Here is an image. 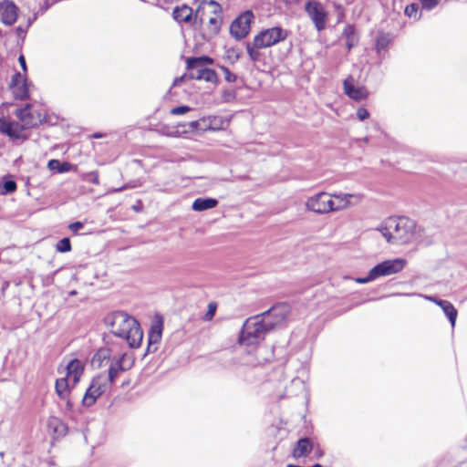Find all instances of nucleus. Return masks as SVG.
Segmentation results:
<instances>
[{"instance_id": "obj_5", "label": "nucleus", "mask_w": 467, "mask_h": 467, "mask_svg": "<svg viewBox=\"0 0 467 467\" xmlns=\"http://www.w3.org/2000/svg\"><path fill=\"white\" fill-rule=\"evenodd\" d=\"M306 207L308 211L315 213L325 214L331 212L340 211L347 208V204H336L332 200L331 194L326 192H320L309 198L306 202Z\"/></svg>"}, {"instance_id": "obj_21", "label": "nucleus", "mask_w": 467, "mask_h": 467, "mask_svg": "<svg viewBox=\"0 0 467 467\" xmlns=\"http://www.w3.org/2000/svg\"><path fill=\"white\" fill-rule=\"evenodd\" d=\"M172 17L178 23H192L194 17L192 16V9L186 5L176 6L172 11Z\"/></svg>"}, {"instance_id": "obj_33", "label": "nucleus", "mask_w": 467, "mask_h": 467, "mask_svg": "<svg viewBox=\"0 0 467 467\" xmlns=\"http://www.w3.org/2000/svg\"><path fill=\"white\" fill-rule=\"evenodd\" d=\"M16 190V182L13 180H7L0 182V193L6 195L15 192Z\"/></svg>"}, {"instance_id": "obj_29", "label": "nucleus", "mask_w": 467, "mask_h": 467, "mask_svg": "<svg viewBox=\"0 0 467 467\" xmlns=\"http://www.w3.org/2000/svg\"><path fill=\"white\" fill-rule=\"evenodd\" d=\"M245 47H246L247 54L253 62H257L260 60V58H261L260 49H263L264 47H256L254 39L253 40V42H247L245 44Z\"/></svg>"}, {"instance_id": "obj_16", "label": "nucleus", "mask_w": 467, "mask_h": 467, "mask_svg": "<svg viewBox=\"0 0 467 467\" xmlns=\"http://www.w3.org/2000/svg\"><path fill=\"white\" fill-rule=\"evenodd\" d=\"M0 18L6 26H11L16 21L17 7L14 2L10 0H4L0 3Z\"/></svg>"}, {"instance_id": "obj_20", "label": "nucleus", "mask_w": 467, "mask_h": 467, "mask_svg": "<svg viewBox=\"0 0 467 467\" xmlns=\"http://www.w3.org/2000/svg\"><path fill=\"white\" fill-rule=\"evenodd\" d=\"M314 449V444L308 438L299 439L293 450L295 458L306 457Z\"/></svg>"}, {"instance_id": "obj_44", "label": "nucleus", "mask_w": 467, "mask_h": 467, "mask_svg": "<svg viewBox=\"0 0 467 467\" xmlns=\"http://www.w3.org/2000/svg\"><path fill=\"white\" fill-rule=\"evenodd\" d=\"M25 81H26V79L23 78L22 75L19 72H16L12 77V80H11L10 86L13 87L15 85L21 84V83H23Z\"/></svg>"}, {"instance_id": "obj_7", "label": "nucleus", "mask_w": 467, "mask_h": 467, "mask_svg": "<svg viewBox=\"0 0 467 467\" xmlns=\"http://www.w3.org/2000/svg\"><path fill=\"white\" fill-rule=\"evenodd\" d=\"M111 386L104 379V373L95 376L83 396L82 405L84 407L94 405L97 400Z\"/></svg>"}, {"instance_id": "obj_23", "label": "nucleus", "mask_w": 467, "mask_h": 467, "mask_svg": "<svg viewBox=\"0 0 467 467\" xmlns=\"http://www.w3.org/2000/svg\"><path fill=\"white\" fill-rule=\"evenodd\" d=\"M393 40V36L389 33L379 32L376 36V50L378 54L386 50Z\"/></svg>"}, {"instance_id": "obj_43", "label": "nucleus", "mask_w": 467, "mask_h": 467, "mask_svg": "<svg viewBox=\"0 0 467 467\" xmlns=\"http://www.w3.org/2000/svg\"><path fill=\"white\" fill-rule=\"evenodd\" d=\"M215 311H216V305L214 303H210L208 306V310L203 317V319L206 321L211 320L213 317Z\"/></svg>"}, {"instance_id": "obj_17", "label": "nucleus", "mask_w": 467, "mask_h": 467, "mask_svg": "<svg viewBox=\"0 0 467 467\" xmlns=\"http://www.w3.org/2000/svg\"><path fill=\"white\" fill-rule=\"evenodd\" d=\"M123 360L124 355L111 358L108 375L104 374V379L110 386L113 384L119 372L124 371Z\"/></svg>"}, {"instance_id": "obj_11", "label": "nucleus", "mask_w": 467, "mask_h": 467, "mask_svg": "<svg viewBox=\"0 0 467 467\" xmlns=\"http://www.w3.org/2000/svg\"><path fill=\"white\" fill-rule=\"evenodd\" d=\"M288 307L285 304H278L268 309L267 311L258 315L264 318L265 324H271V331L280 326L287 317Z\"/></svg>"}, {"instance_id": "obj_8", "label": "nucleus", "mask_w": 467, "mask_h": 467, "mask_svg": "<svg viewBox=\"0 0 467 467\" xmlns=\"http://www.w3.org/2000/svg\"><path fill=\"white\" fill-rule=\"evenodd\" d=\"M254 16L252 11L247 10L236 17L230 26V33L236 40L244 38L250 32L251 23Z\"/></svg>"}, {"instance_id": "obj_3", "label": "nucleus", "mask_w": 467, "mask_h": 467, "mask_svg": "<svg viewBox=\"0 0 467 467\" xmlns=\"http://www.w3.org/2000/svg\"><path fill=\"white\" fill-rule=\"evenodd\" d=\"M271 331V324L264 323V318L258 315L245 320L239 336V343L244 346H254L263 341Z\"/></svg>"}, {"instance_id": "obj_42", "label": "nucleus", "mask_w": 467, "mask_h": 467, "mask_svg": "<svg viewBox=\"0 0 467 467\" xmlns=\"http://www.w3.org/2000/svg\"><path fill=\"white\" fill-rule=\"evenodd\" d=\"M191 110H192V109L189 106H179V107L172 108L171 109V115H182Z\"/></svg>"}, {"instance_id": "obj_22", "label": "nucleus", "mask_w": 467, "mask_h": 467, "mask_svg": "<svg viewBox=\"0 0 467 467\" xmlns=\"http://www.w3.org/2000/svg\"><path fill=\"white\" fill-rule=\"evenodd\" d=\"M218 204V201L213 198H197L192 203V210L196 212H202L208 209L214 208Z\"/></svg>"}, {"instance_id": "obj_19", "label": "nucleus", "mask_w": 467, "mask_h": 467, "mask_svg": "<svg viewBox=\"0 0 467 467\" xmlns=\"http://www.w3.org/2000/svg\"><path fill=\"white\" fill-rule=\"evenodd\" d=\"M67 378L72 380V385L75 386L80 379L83 374L84 367L80 360L74 358L67 365Z\"/></svg>"}, {"instance_id": "obj_36", "label": "nucleus", "mask_w": 467, "mask_h": 467, "mask_svg": "<svg viewBox=\"0 0 467 467\" xmlns=\"http://www.w3.org/2000/svg\"><path fill=\"white\" fill-rule=\"evenodd\" d=\"M418 14H419V5L418 4H410L406 6L405 15L408 16L409 17H413L416 20H418L420 17V15L418 16Z\"/></svg>"}, {"instance_id": "obj_55", "label": "nucleus", "mask_w": 467, "mask_h": 467, "mask_svg": "<svg viewBox=\"0 0 467 467\" xmlns=\"http://www.w3.org/2000/svg\"><path fill=\"white\" fill-rule=\"evenodd\" d=\"M94 138H101L102 135L100 133H96L93 135Z\"/></svg>"}, {"instance_id": "obj_41", "label": "nucleus", "mask_w": 467, "mask_h": 467, "mask_svg": "<svg viewBox=\"0 0 467 467\" xmlns=\"http://www.w3.org/2000/svg\"><path fill=\"white\" fill-rule=\"evenodd\" d=\"M222 71L224 74V78L227 82H235L237 79V76L230 71V69L226 67H222Z\"/></svg>"}, {"instance_id": "obj_50", "label": "nucleus", "mask_w": 467, "mask_h": 467, "mask_svg": "<svg viewBox=\"0 0 467 467\" xmlns=\"http://www.w3.org/2000/svg\"><path fill=\"white\" fill-rule=\"evenodd\" d=\"M18 62L22 67V69L24 71L26 70V59H25V57L23 55H20L19 57H18Z\"/></svg>"}, {"instance_id": "obj_35", "label": "nucleus", "mask_w": 467, "mask_h": 467, "mask_svg": "<svg viewBox=\"0 0 467 467\" xmlns=\"http://www.w3.org/2000/svg\"><path fill=\"white\" fill-rule=\"evenodd\" d=\"M56 249L59 253H67L71 251V243L69 238L65 237L58 241L56 245Z\"/></svg>"}, {"instance_id": "obj_12", "label": "nucleus", "mask_w": 467, "mask_h": 467, "mask_svg": "<svg viewBox=\"0 0 467 467\" xmlns=\"http://www.w3.org/2000/svg\"><path fill=\"white\" fill-rule=\"evenodd\" d=\"M15 114L25 130L36 127L41 122V115L36 111H32V107L29 104L17 109Z\"/></svg>"}, {"instance_id": "obj_38", "label": "nucleus", "mask_w": 467, "mask_h": 467, "mask_svg": "<svg viewBox=\"0 0 467 467\" xmlns=\"http://www.w3.org/2000/svg\"><path fill=\"white\" fill-rule=\"evenodd\" d=\"M440 2L441 0H420L421 8L428 11L434 9Z\"/></svg>"}, {"instance_id": "obj_26", "label": "nucleus", "mask_w": 467, "mask_h": 467, "mask_svg": "<svg viewBox=\"0 0 467 467\" xmlns=\"http://www.w3.org/2000/svg\"><path fill=\"white\" fill-rule=\"evenodd\" d=\"M68 380L67 377L57 379L55 389L59 399H66L67 395H69Z\"/></svg>"}, {"instance_id": "obj_34", "label": "nucleus", "mask_w": 467, "mask_h": 467, "mask_svg": "<svg viewBox=\"0 0 467 467\" xmlns=\"http://www.w3.org/2000/svg\"><path fill=\"white\" fill-rule=\"evenodd\" d=\"M25 129L22 127V125L18 122L12 121L10 124V133H7V136L12 139H21L22 131Z\"/></svg>"}, {"instance_id": "obj_1", "label": "nucleus", "mask_w": 467, "mask_h": 467, "mask_svg": "<svg viewBox=\"0 0 467 467\" xmlns=\"http://www.w3.org/2000/svg\"><path fill=\"white\" fill-rule=\"evenodd\" d=\"M106 323L115 336L126 340L130 348H139L143 338V333L139 322L122 311H116L108 315Z\"/></svg>"}, {"instance_id": "obj_51", "label": "nucleus", "mask_w": 467, "mask_h": 467, "mask_svg": "<svg viewBox=\"0 0 467 467\" xmlns=\"http://www.w3.org/2000/svg\"><path fill=\"white\" fill-rule=\"evenodd\" d=\"M26 32V29L23 28L22 26H18L16 28V33L19 36H24Z\"/></svg>"}, {"instance_id": "obj_13", "label": "nucleus", "mask_w": 467, "mask_h": 467, "mask_svg": "<svg viewBox=\"0 0 467 467\" xmlns=\"http://www.w3.org/2000/svg\"><path fill=\"white\" fill-rule=\"evenodd\" d=\"M163 330V319L161 316H157L155 320L150 326L149 334H148V351H151V348L153 350L157 349V345L161 342L162 337Z\"/></svg>"}, {"instance_id": "obj_52", "label": "nucleus", "mask_w": 467, "mask_h": 467, "mask_svg": "<svg viewBox=\"0 0 467 467\" xmlns=\"http://www.w3.org/2000/svg\"><path fill=\"white\" fill-rule=\"evenodd\" d=\"M134 187H136V185H130V184L128 183V184H125L124 186H122L120 188L116 189L115 192H121V191H123L125 189L134 188Z\"/></svg>"}, {"instance_id": "obj_18", "label": "nucleus", "mask_w": 467, "mask_h": 467, "mask_svg": "<svg viewBox=\"0 0 467 467\" xmlns=\"http://www.w3.org/2000/svg\"><path fill=\"white\" fill-rule=\"evenodd\" d=\"M430 301L434 302L438 306H441V308L443 310V313L448 317L451 327H453L455 326L456 318L458 312L456 308L453 306V305L447 300L438 299L434 296H428L427 297Z\"/></svg>"}, {"instance_id": "obj_40", "label": "nucleus", "mask_w": 467, "mask_h": 467, "mask_svg": "<svg viewBox=\"0 0 467 467\" xmlns=\"http://www.w3.org/2000/svg\"><path fill=\"white\" fill-rule=\"evenodd\" d=\"M12 121L5 119V118H0V132L7 135L10 133V124Z\"/></svg>"}, {"instance_id": "obj_53", "label": "nucleus", "mask_w": 467, "mask_h": 467, "mask_svg": "<svg viewBox=\"0 0 467 467\" xmlns=\"http://www.w3.org/2000/svg\"><path fill=\"white\" fill-rule=\"evenodd\" d=\"M315 454L317 458H321L324 455L323 451L317 446L315 450Z\"/></svg>"}, {"instance_id": "obj_9", "label": "nucleus", "mask_w": 467, "mask_h": 467, "mask_svg": "<svg viewBox=\"0 0 467 467\" xmlns=\"http://www.w3.org/2000/svg\"><path fill=\"white\" fill-rule=\"evenodd\" d=\"M305 11L313 21L317 31H322L326 28L327 13L321 3L309 0L305 5Z\"/></svg>"}, {"instance_id": "obj_27", "label": "nucleus", "mask_w": 467, "mask_h": 467, "mask_svg": "<svg viewBox=\"0 0 467 467\" xmlns=\"http://www.w3.org/2000/svg\"><path fill=\"white\" fill-rule=\"evenodd\" d=\"M47 167L51 171H57L59 173H63L71 171L73 165L67 161L61 162L58 160H50L47 163Z\"/></svg>"}, {"instance_id": "obj_25", "label": "nucleus", "mask_w": 467, "mask_h": 467, "mask_svg": "<svg viewBox=\"0 0 467 467\" xmlns=\"http://www.w3.org/2000/svg\"><path fill=\"white\" fill-rule=\"evenodd\" d=\"M110 359V350L107 348H99L91 359V365L97 368L103 366L104 361Z\"/></svg>"}, {"instance_id": "obj_24", "label": "nucleus", "mask_w": 467, "mask_h": 467, "mask_svg": "<svg viewBox=\"0 0 467 467\" xmlns=\"http://www.w3.org/2000/svg\"><path fill=\"white\" fill-rule=\"evenodd\" d=\"M343 37L346 39V46L348 50L352 49L358 43V37L356 34L355 27L351 25H348L343 33Z\"/></svg>"}, {"instance_id": "obj_39", "label": "nucleus", "mask_w": 467, "mask_h": 467, "mask_svg": "<svg viewBox=\"0 0 467 467\" xmlns=\"http://www.w3.org/2000/svg\"><path fill=\"white\" fill-rule=\"evenodd\" d=\"M376 279H377V278H376V276H375V275H374V273H373V270H372V268H371V269L369 270V272H368V275H367V276H365V277H357V278L355 279V281H356L357 283H358V284H367V283H369V282L374 281V280H376Z\"/></svg>"}, {"instance_id": "obj_46", "label": "nucleus", "mask_w": 467, "mask_h": 467, "mask_svg": "<svg viewBox=\"0 0 467 467\" xmlns=\"http://www.w3.org/2000/svg\"><path fill=\"white\" fill-rule=\"evenodd\" d=\"M190 130L192 131H197V130H204L205 128L201 126L200 120H193L189 123Z\"/></svg>"}, {"instance_id": "obj_45", "label": "nucleus", "mask_w": 467, "mask_h": 467, "mask_svg": "<svg viewBox=\"0 0 467 467\" xmlns=\"http://www.w3.org/2000/svg\"><path fill=\"white\" fill-rule=\"evenodd\" d=\"M357 117L359 120H364L369 117V113L365 108H359L357 110Z\"/></svg>"}, {"instance_id": "obj_15", "label": "nucleus", "mask_w": 467, "mask_h": 467, "mask_svg": "<svg viewBox=\"0 0 467 467\" xmlns=\"http://www.w3.org/2000/svg\"><path fill=\"white\" fill-rule=\"evenodd\" d=\"M213 59L208 56H202L197 57H189L187 59V69L189 72V78L192 79L194 75H202L205 65H211Z\"/></svg>"}, {"instance_id": "obj_28", "label": "nucleus", "mask_w": 467, "mask_h": 467, "mask_svg": "<svg viewBox=\"0 0 467 467\" xmlns=\"http://www.w3.org/2000/svg\"><path fill=\"white\" fill-rule=\"evenodd\" d=\"M49 426L52 427L54 432L59 436H65L68 432L67 425L58 418H53L49 421Z\"/></svg>"}, {"instance_id": "obj_31", "label": "nucleus", "mask_w": 467, "mask_h": 467, "mask_svg": "<svg viewBox=\"0 0 467 467\" xmlns=\"http://www.w3.org/2000/svg\"><path fill=\"white\" fill-rule=\"evenodd\" d=\"M192 79L197 80H205L207 82L214 83L217 80V74L213 69L205 67L202 73V75H194L192 76Z\"/></svg>"}, {"instance_id": "obj_47", "label": "nucleus", "mask_w": 467, "mask_h": 467, "mask_svg": "<svg viewBox=\"0 0 467 467\" xmlns=\"http://www.w3.org/2000/svg\"><path fill=\"white\" fill-rule=\"evenodd\" d=\"M87 176H88V181H89L93 184L98 185L99 183V173L97 171H91Z\"/></svg>"}, {"instance_id": "obj_49", "label": "nucleus", "mask_w": 467, "mask_h": 467, "mask_svg": "<svg viewBox=\"0 0 467 467\" xmlns=\"http://www.w3.org/2000/svg\"><path fill=\"white\" fill-rule=\"evenodd\" d=\"M186 78H189V74H184V75H182L181 77L176 78L173 80L172 86L173 87L180 86Z\"/></svg>"}, {"instance_id": "obj_4", "label": "nucleus", "mask_w": 467, "mask_h": 467, "mask_svg": "<svg viewBox=\"0 0 467 467\" xmlns=\"http://www.w3.org/2000/svg\"><path fill=\"white\" fill-rule=\"evenodd\" d=\"M197 21L201 26L206 25L210 34H217L223 21L221 5L213 0L202 2L194 16V22Z\"/></svg>"}, {"instance_id": "obj_32", "label": "nucleus", "mask_w": 467, "mask_h": 467, "mask_svg": "<svg viewBox=\"0 0 467 467\" xmlns=\"http://www.w3.org/2000/svg\"><path fill=\"white\" fill-rule=\"evenodd\" d=\"M16 99H26L28 97V89L26 81L11 87Z\"/></svg>"}, {"instance_id": "obj_10", "label": "nucleus", "mask_w": 467, "mask_h": 467, "mask_svg": "<svg viewBox=\"0 0 467 467\" xmlns=\"http://www.w3.org/2000/svg\"><path fill=\"white\" fill-rule=\"evenodd\" d=\"M406 265L407 261L405 259L396 258L383 261L372 267V270L378 279L381 276H389L401 272Z\"/></svg>"}, {"instance_id": "obj_37", "label": "nucleus", "mask_w": 467, "mask_h": 467, "mask_svg": "<svg viewBox=\"0 0 467 467\" xmlns=\"http://www.w3.org/2000/svg\"><path fill=\"white\" fill-rule=\"evenodd\" d=\"M61 400L66 401L65 415L71 420L75 421L73 403L69 399V395H67L66 399Z\"/></svg>"}, {"instance_id": "obj_6", "label": "nucleus", "mask_w": 467, "mask_h": 467, "mask_svg": "<svg viewBox=\"0 0 467 467\" xmlns=\"http://www.w3.org/2000/svg\"><path fill=\"white\" fill-rule=\"evenodd\" d=\"M288 36V31L280 27L274 26L260 31L254 39L255 40L256 47L267 48L273 47L282 41H285Z\"/></svg>"}, {"instance_id": "obj_2", "label": "nucleus", "mask_w": 467, "mask_h": 467, "mask_svg": "<svg viewBox=\"0 0 467 467\" xmlns=\"http://www.w3.org/2000/svg\"><path fill=\"white\" fill-rule=\"evenodd\" d=\"M391 244H407L411 243L417 233L416 223L406 216L389 217L378 228Z\"/></svg>"}, {"instance_id": "obj_14", "label": "nucleus", "mask_w": 467, "mask_h": 467, "mask_svg": "<svg viewBox=\"0 0 467 467\" xmlns=\"http://www.w3.org/2000/svg\"><path fill=\"white\" fill-rule=\"evenodd\" d=\"M345 94L353 100L360 101L365 99L368 93L364 87H356L353 77L348 76L343 83Z\"/></svg>"}, {"instance_id": "obj_30", "label": "nucleus", "mask_w": 467, "mask_h": 467, "mask_svg": "<svg viewBox=\"0 0 467 467\" xmlns=\"http://www.w3.org/2000/svg\"><path fill=\"white\" fill-rule=\"evenodd\" d=\"M332 198L337 199V204H347V207L350 204V199H356V202L361 200L360 194H350V193H334L331 194Z\"/></svg>"}, {"instance_id": "obj_48", "label": "nucleus", "mask_w": 467, "mask_h": 467, "mask_svg": "<svg viewBox=\"0 0 467 467\" xmlns=\"http://www.w3.org/2000/svg\"><path fill=\"white\" fill-rule=\"evenodd\" d=\"M84 227L83 223L81 222H75L68 225V228L74 233L77 234L78 230L82 229Z\"/></svg>"}, {"instance_id": "obj_54", "label": "nucleus", "mask_w": 467, "mask_h": 467, "mask_svg": "<svg viewBox=\"0 0 467 467\" xmlns=\"http://www.w3.org/2000/svg\"><path fill=\"white\" fill-rule=\"evenodd\" d=\"M44 3H45V6L44 7H40L41 13H44L48 8V5H47L46 0H44Z\"/></svg>"}]
</instances>
